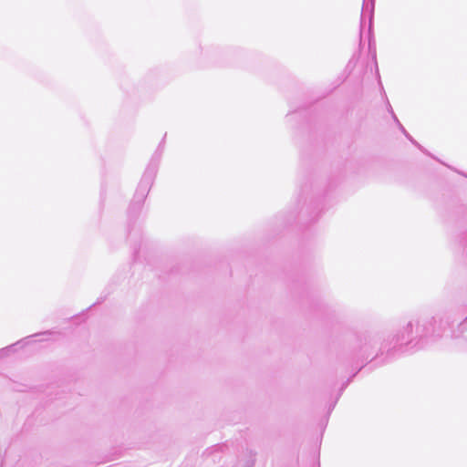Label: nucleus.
Here are the masks:
<instances>
[{"label":"nucleus","mask_w":467,"mask_h":467,"mask_svg":"<svg viewBox=\"0 0 467 467\" xmlns=\"http://www.w3.org/2000/svg\"><path fill=\"white\" fill-rule=\"evenodd\" d=\"M414 320L409 321L404 325L393 337L391 341L380 342L381 337L379 335H364L359 338V351L367 353L370 348H375L380 344L379 350L383 352L385 348L393 344V347L407 345L412 342L417 343L416 331H415Z\"/></svg>","instance_id":"nucleus-1"},{"label":"nucleus","mask_w":467,"mask_h":467,"mask_svg":"<svg viewBox=\"0 0 467 467\" xmlns=\"http://www.w3.org/2000/svg\"><path fill=\"white\" fill-rule=\"evenodd\" d=\"M417 343L429 337H439L449 326V317L445 314H437L431 317L414 320Z\"/></svg>","instance_id":"nucleus-2"},{"label":"nucleus","mask_w":467,"mask_h":467,"mask_svg":"<svg viewBox=\"0 0 467 467\" xmlns=\"http://www.w3.org/2000/svg\"><path fill=\"white\" fill-rule=\"evenodd\" d=\"M156 171L157 166L155 164L153 165L152 163H150L145 170L134 196L136 202L139 203H141L145 200L153 182Z\"/></svg>","instance_id":"nucleus-3"},{"label":"nucleus","mask_w":467,"mask_h":467,"mask_svg":"<svg viewBox=\"0 0 467 467\" xmlns=\"http://www.w3.org/2000/svg\"><path fill=\"white\" fill-rule=\"evenodd\" d=\"M374 6L375 0H364L361 11V22L368 17L369 22V26L372 25V20L374 16Z\"/></svg>","instance_id":"nucleus-4"},{"label":"nucleus","mask_w":467,"mask_h":467,"mask_svg":"<svg viewBox=\"0 0 467 467\" xmlns=\"http://www.w3.org/2000/svg\"><path fill=\"white\" fill-rule=\"evenodd\" d=\"M23 346H24V340H21V341H17L15 344H12L6 348L0 349V358L9 355L11 352H15L18 347L22 348Z\"/></svg>","instance_id":"nucleus-5"},{"label":"nucleus","mask_w":467,"mask_h":467,"mask_svg":"<svg viewBox=\"0 0 467 467\" xmlns=\"http://www.w3.org/2000/svg\"><path fill=\"white\" fill-rule=\"evenodd\" d=\"M388 110L391 114V117L393 118L394 121L398 124L400 131H402V133H406L407 130L404 129V127L399 121V119H398L397 116L395 115V113H394V111L392 109V107H391V105L389 104V101H388Z\"/></svg>","instance_id":"nucleus-6"},{"label":"nucleus","mask_w":467,"mask_h":467,"mask_svg":"<svg viewBox=\"0 0 467 467\" xmlns=\"http://www.w3.org/2000/svg\"><path fill=\"white\" fill-rule=\"evenodd\" d=\"M406 138L412 143L414 144L415 146H417L421 151H423L424 153H427L426 150L423 149V147L421 145H420L407 131L406 133H403Z\"/></svg>","instance_id":"nucleus-7"},{"label":"nucleus","mask_w":467,"mask_h":467,"mask_svg":"<svg viewBox=\"0 0 467 467\" xmlns=\"http://www.w3.org/2000/svg\"><path fill=\"white\" fill-rule=\"evenodd\" d=\"M406 138L412 143L414 144L415 146H417L421 151H423L424 153H427L426 150L423 149V147L421 145H420L407 131L406 133H403Z\"/></svg>","instance_id":"nucleus-8"},{"label":"nucleus","mask_w":467,"mask_h":467,"mask_svg":"<svg viewBox=\"0 0 467 467\" xmlns=\"http://www.w3.org/2000/svg\"><path fill=\"white\" fill-rule=\"evenodd\" d=\"M458 330L461 333L467 332V317L459 324Z\"/></svg>","instance_id":"nucleus-9"},{"label":"nucleus","mask_w":467,"mask_h":467,"mask_svg":"<svg viewBox=\"0 0 467 467\" xmlns=\"http://www.w3.org/2000/svg\"><path fill=\"white\" fill-rule=\"evenodd\" d=\"M459 348H461V350L467 352V337H464L462 340H460Z\"/></svg>","instance_id":"nucleus-10"},{"label":"nucleus","mask_w":467,"mask_h":467,"mask_svg":"<svg viewBox=\"0 0 467 467\" xmlns=\"http://www.w3.org/2000/svg\"><path fill=\"white\" fill-rule=\"evenodd\" d=\"M160 156H161V152L158 154V156L155 154L154 157H156L157 159H160Z\"/></svg>","instance_id":"nucleus-11"},{"label":"nucleus","mask_w":467,"mask_h":467,"mask_svg":"<svg viewBox=\"0 0 467 467\" xmlns=\"http://www.w3.org/2000/svg\"><path fill=\"white\" fill-rule=\"evenodd\" d=\"M467 177V175H465Z\"/></svg>","instance_id":"nucleus-12"}]
</instances>
